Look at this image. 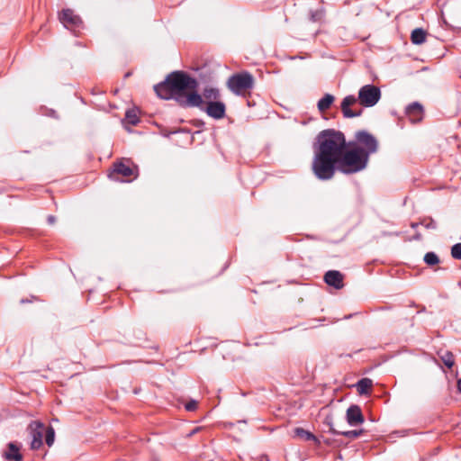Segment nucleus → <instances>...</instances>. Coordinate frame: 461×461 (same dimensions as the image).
<instances>
[{
  "label": "nucleus",
  "mask_w": 461,
  "mask_h": 461,
  "mask_svg": "<svg viewBox=\"0 0 461 461\" xmlns=\"http://www.w3.org/2000/svg\"><path fill=\"white\" fill-rule=\"evenodd\" d=\"M347 146L341 131L328 129L317 135L312 162V170L317 179L327 181L334 176Z\"/></svg>",
  "instance_id": "1"
},
{
  "label": "nucleus",
  "mask_w": 461,
  "mask_h": 461,
  "mask_svg": "<svg viewBox=\"0 0 461 461\" xmlns=\"http://www.w3.org/2000/svg\"><path fill=\"white\" fill-rule=\"evenodd\" d=\"M195 78L184 71H173L163 82L154 86L157 95L164 100H175L183 108H193L203 104V98L195 89Z\"/></svg>",
  "instance_id": "2"
},
{
  "label": "nucleus",
  "mask_w": 461,
  "mask_h": 461,
  "mask_svg": "<svg viewBox=\"0 0 461 461\" xmlns=\"http://www.w3.org/2000/svg\"><path fill=\"white\" fill-rule=\"evenodd\" d=\"M381 98V90L378 86L368 84L363 86L358 91V96L349 95L343 98L340 108L345 118L359 117L362 114V109L353 111L350 106L354 105L357 101L365 107L375 106Z\"/></svg>",
  "instance_id": "3"
},
{
  "label": "nucleus",
  "mask_w": 461,
  "mask_h": 461,
  "mask_svg": "<svg viewBox=\"0 0 461 461\" xmlns=\"http://www.w3.org/2000/svg\"><path fill=\"white\" fill-rule=\"evenodd\" d=\"M369 158L362 149L347 146L337 169L343 174L350 175L364 170L368 164Z\"/></svg>",
  "instance_id": "4"
},
{
  "label": "nucleus",
  "mask_w": 461,
  "mask_h": 461,
  "mask_svg": "<svg viewBox=\"0 0 461 461\" xmlns=\"http://www.w3.org/2000/svg\"><path fill=\"white\" fill-rule=\"evenodd\" d=\"M348 146L362 149V152L370 158L378 151L379 142L373 134L366 130H360L356 131L355 140L349 142Z\"/></svg>",
  "instance_id": "5"
},
{
  "label": "nucleus",
  "mask_w": 461,
  "mask_h": 461,
  "mask_svg": "<svg viewBox=\"0 0 461 461\" xmlns=\"http://www.w3.org/2000/svg\"><path fill=\"white\" fill-rule=\"evenodd\" d=\"M254 77L248 72L243 71L230 76L227 81V87L236 95H241L246 91L254 87Z\"/></svg>",
  "instance_id": "6"
},
{
  "label": "nucleus",
  "mask_w": 461,
  "mask_h": 461,
  "mask_svg": "<svg viewBox=\"0 0 461 461\" xmlns=\"http://www.w3.org/2000/svg\"><path fill=\"white\" fill-rule=\"evenodd\" d=\"M122 176L126 177L125 181L130 182L138 176V167L136 166H131L130 163L119 161L113 164V171L109 176L114 180H119L116 176Z\"/></svg>",
  "instance_id": "7"
},
{
  "label": "nucleus",
  "mask_w": 461,
  "mask_h": 461,
  "mask_svg": "<svg viewBox=\"0 0 461 461\" xmlns=\"http://www.w3.org/2000/svg\"><path fill=\"white\" fill-rule=\"evenodd\" d=\"M195 107L214 120L223 119L226 115V104L221 100L206 102V104L203 100V104Z\"/></svg>",
  "instance_id": "8"
},
{
  "label": "nucleus",
  "mask_w": 461,
  "mask_h": 461,
  "mask_svg": "<svg viewBox=\"0 0 461 461\" xmlns=\"http://www.w3.org/2000/svg\"><path fill=\"white\" fill-rule=\"evenodd\" d=\"M31 440V448L32 450L39 449L42 444V438L45 431V425L41 421H32L28 426Z\"/></svg>",
  "instance_id": "9"
},
{
  "label": "nucleus",
  "mask_w": 461,
  "mask_h": 461,
  "mask_svg": "<svg viewBox=\"0 0 461 461\" xmlns=\"http://www.w3.org/2000/svg\"><path fill=\"white\" fill-rule=\"evenodd\" d=\"M59 20L66 28L72 31L82 26L81 18L71 9H64L59 14Z\"/></svg>",
  "instance_id": "10"
},
{
  "label": "nucleus",
  "mask_w": 461,
  "mask_h": 461,
  "mask_svg": "<svg viewBox=\"0 0 461 461\" xmlns=\"http://www.w3.org/2000/svg\"><path fill=\"white\" fill-rule=\"evenodd\" d=\"M346 420L348 425L357 426L365 420L361 408L358 405H350L346 412Z\"/></svg>",
  "instance_id": "11"
},
{
  "label": "nucleus",
  "mask_w": 461,
  "mask_h": 461,
  "mask_svg": "<svg viewBox=\"0 0 461 461\" xmlns=\"http://www.w3.org/2000/svg\"><path fill=\"white\" fill-rule=\"evenodd\" d=\"M344 276L338 270H329L324 275L325 283L336 289H341L344 286Z\"/></svg>",
  "instance_id": "12"
},
{
  "label": "nucleus",
  "mask_w": 461,
  "mask_h": 461,
  "mask_svg": "<svg viewBox=\"0 0 461 461\" xmlns=\"http://www.w3.org/2000/svg\"><path fill=\"white\" fill-rule=\"evenodd\" d=\"M423 107L420 104L414 102L407 106L406 114L412 122H420L422 119Z\"/></svg>",
  "instance_id": "13"
},
{
  "label": "nucleus",
  "mask_w": 461,
  "mask_h": 461,
  "mask_svg": "<svg viewBox=\"0 0 461 461\" xmlns=\"http://www.w3.org/2000/svg\"><path fill=\"white\" fill-rule=\"evenodd\" d=\"M20 448L19 447L14 443V442H10L8 444V451L5 452L4 454V457L6 459V460H14V461H22L23 460V456L22 454L19 452Z\"/></svg>",
  "instance_id": "14"
},
{
  "label": "nucleus",
  "mask_w": 461,
  "mask_h": 461,
  "mask_svg": "<svg viewBox=\"0 0 461 461\" xmlns=\"http://www.w3.org/2000/svg\"><path fill=\"white\" fill-rule=\"evenodd\" d=\"M204 103L206 102H213L218 101L221 98L220 90L216 87L207 86L203 89V94L201 95Z\"/></svg>",
  "instance_id": "15"
},
{
  "label": "nucleus",
  "mask_w": 461,
  "mask_h": 461,
  "mask_svg": "<svg viewBox=\"0 0 461 461\" xmlns=\"http://www.w3.org/2000/svg\"><path fill=\"white\" fill-rule=\"evenodd\" d=\"M294 437H297L304 441H314L316 444H320V440L311 431H308L303 428L297 427L294 429Z\"/></svg>",
  "instance_id": "16"
},
{
  "label": "nucleus",
  "mask_w": 461,
  "mask_h": 461,
  "mask_svg": "<svg viewBox=\"0 0 461 461\" xmlns=\"http://www.w3.org/2000/svg\"><path fill=\"white\" fill-rule=\"evenodd\" d=\"M335 97L331 94H325L323 97H321L317 104V107L320 112L327 111L330 105L333 104Z\"/></svg>",
  "instance_id": "17"
},
{
  "label": "nucleus",
  "mask_w": 461,
  "mask_h": 461,
  "mask_svg": "<svg viewBox=\"0 0 461 461\" xmlns=\"http://www.w3.org/2000/svg\"><path fill=\"white\" fill-rule=\"evenodd\" d=\"M356 386L359 394H367L373 386V381L370 378H362Z\"/></svg>",
  "instance_id": "18"
},
{
  "label": "nucleus",
  "mask_w": 461,
  "mask_h": 461,
  "mask_svg": "<svg viewBox=\"0 0 461 461\" xmlns=\"http://www.w3.org/2000/svg\"><path fill=\"white\" fill-rule=\"evenodd\" d=\"M330 432L333 435H343L346 438H357L360 437L364 430L363 429H354V430H347V431H338L335 429L332 426L330 427Z\"/></svg>",
  "instance_id": "19"
},
{
  "label": "nucleus",
  "mask_w": 461,
  "mask_h": 461,
  "mask_svg": "<svg viewBox=\"0 0 461 461\" xmlns=\"http://www.w3.org/2000/svg\"><path fill=\"white\" fill-rule=\"evenodd\" d=\"M426 32L421 28L414 29L411 35V40L413 44L420 45L426 41Z\"/></svg>",
  "instance_id": "20"
},
{
  "label": "nucleus",
  "mask_w": 461,
  "mask_h": 461,
  "mask_svg": "<svg viewBox=\"0 0 461 461\" xmlns=\"http://www.w3.org/2000/svg\"><path fill=\"white\" fill-rule=\"evenodd\" d=\"M440 359L448 368H451L455 364V357L452 352L444 351L440 354Z\"/></svg>",
  "instance_id": "21"
},
{
  "label": "nucleus",
  "mask_w": 461,
  "mask_h": 461,
  "mask_svg": "<svg viewBox=\"0 0 461 461\" xmlns=\"http://www.w3.org/2000/svg\"><path fill=\"white\" fill-rule=\"evenodd\" d=\"M45 442L48 445V447H51L54 444L55 441V430L53 427L51 426H45Z\"/></svg>",
  "instance_id": "22"
},
{
  "label": "nucleus",
  "mask_w": 461,
  "mask_h": 461,
  "mask_svg": "<svg viewBox=\"0 0 461 461\" xmlns=\"http://www.w3.org/2000/svg\"><path fill=\"white\" fill-rule=\"evenodd\" d=\"M125 120L131 125H137L139 122L137 112L133 109L128 110L125 113Z\"/></svg>",
  "instance_id": "23"
},
{
  "label": "nucleus",
  "mask_w": 461,
  "mask_h": 461,
  "mask_svg": "<svg viewBox=\"0 0 461 461\" xmlns=\"http://www.w3.org/2000/svg\"><path fill=\"white\" fill-rule=\"evenodd\" d=\"M424 262L429 266H434L438 264L439 258L434 252H428L424 256Z\"/></svg>",
  "instance_id": "24"
},
{
  "label": "nucleus",
  "mask_w": 461,
  "mask_h": 461,
  "mask_svg": "<svg viewBox=\"0 0 461 461\" xmlns=\"http://www.w3.org/2000/svg\"><path fill=\"white\" fill-rule=\"evenodd\" d=\"M420 225L427 230H436L438 227L437 222L431 217H426L420 220Z\"/></svg>",
  "instance_id": "25"
},
{
  "label": "nucleus",
  "mask_w": 461,
  "mask_h": 461,
  "mask_svg": "<svg viewBox=\"0 0 461 461\" xmlns=\"http://www.w3.org/2000/svg\"><path fill=\"white\" fill-rule=\"evenodd\" d=\"M451 256L455 259H461V243H456L452 246Z\"/></svg>",
  "instance_id": "26"
},
{
  "label": "nucleus",
  "mask_w": 461,
  "mask_h": 461,
  "mask_svg": "<svg viewBox=\"0 0 461 461\" xmlns=\"http://www.w3.org/2000/svg\"><path fill=\"white\" fill-rule=\"evenodd\" d=\"M198 402L195 400H191L185 403V408L188 411H194L197 409Z\"/></svg>",
  "instance_id": "27"
},
{
  "label": "nucleus",
  "mask_w": 461,
  "mask_h": 461,
  "mask_svg": "<svg viewBox=\"0 0 461 461\" xmlns=\"http://www.w3.org/2000/svg\"><path fill=\"white\" fill-rule=\"evenodd\" d=\"M322 17V12L321 11H312L311 12V21L317 22L320 21Z\"/></svg>",
  "instance_id": "28"
},
{
  "label": "nucleus",
  "mask_w": 461,
  "mask_h": 461,
  "mask_svg": "<svg viewBox=\"0 0 461 461\" xmlns=\"http://www.w3.org/2000/svg\"><path fill=\"white\" fill-rule=\"evenodd\" d=\"M47 221L49 224H54L56 221V218L53 215H49L47 218Z\"/></svg>",
  "instance_id": "29"
},
{
  "label": "nucleus",
  "mask_w": 461,
  "mask_h": 461,
  "mask_svg": "<svg viewBox=\"0 0 461 461\" xmlns=\"http://www.w3.org/2000/svg\"><path fill=\"white\" fill-rule=\"evenodd\" d=\"M419 225H420V221L419 222H411V227L412 229H416Z\"/></svg>",
  "instance_id": "30"
},
{
  "label": "nucleus",
  "mask_w": 461,
  "mask_h": 461,
  "mask_svg": "<svg viewBox=\"0 0 461 461\" xmlns=\"http://www.w3.org/2000/svg\"><path fill=\"white\" fill-rule=\"evenodd\" d=\"M413 239L416 240H421V234L420 233H416L414 235Z\"/></svg>",
  "instance_id": "31"
},
{
  "label": "nucleus",
  "mask_w": 461,
  "mask_h": 461,
  "mask_svg": "<svg viewBox=\"0 0 461 461\" xmlns=\"http://www.w3.org/2000/svg\"><path fill=\"white\" fill-rule=\"evenodd\" d=\"M457 389L461 393V378L457 381Z\"/></svg>",
  "instance_id": "32"
},
{
  "label": "nucleus",
  "mask_w": 461,
  "mask_h": 461,
  "mask_svg": "<svg viewBox=\"0 0 461 461\" xmlns=\"http://www.w3.org/2000/svg\"><path fill=\"white\" fill-rule=\"evenodd\" d=\"M28 302H29L28 300H23V299L21 301L22 303H28Z\"/></svg>",
  "instance_id": "33"
},
{
  "label": "nucleus",
  "mask_w": 461,
  "mask_h": 461,
  "mask_svg": "<svg viewBox=\"0 0 461 461\" xmlns=\"http://www.w3.org/2000/svg\"><path fill=\"white\" fill-rule=\"evenodd\" d=\"M152 461H158L157 458H154Z\"/></svg>",
  "instance_id": "34"
},
{
  "label": "nucleus",
  "mask_w": 461,
  "mask_h": 461,
  "mask_svg": "<svg viewBox=\"0 0 461 461\" xmlns=\"http://www.w3.org/2000/svg\"><path fill=\"white\" fill-rule=\"evenodd\" d=\"M459 286H461V282L458 283Z\"/></svg>",
  "instance_id": "35"
}]
</instances>
